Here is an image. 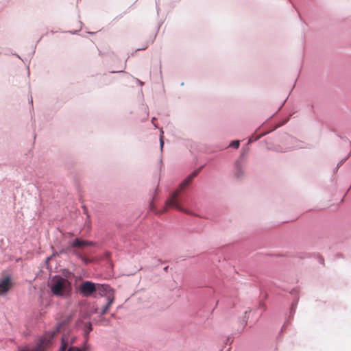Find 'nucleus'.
I'll list each match as a JSON object with an SVG mask.
<instances>
[{
  "instance_id": "nucleus-13",
  "label": "nucleus",
  "mask_w": 351,
  "mask_h": 351,
  "mask_svg": "<svg viewBox=\"0 0 351 351\" xmlns=\"http://www.w3.org/2000/svg\"><path fill=\"white\" fill-rule=\"evenodd\" d=\"M160 147H161V149H162V147H163V145H164V141H163V140H162V137L160 138Z\"/></svg>"
},
{
  "instance_id": "nucleus-6",
  "label": "nucleus",
  "mask_w": 351,
  "mask_h": 351,
  "mask_svg": "<svg viewBox=\"0 0 351 351\" xmlns=\"http://www.w3.org/2000/svg\"><path fill=\"white\" fill-rule=\"evenodd\" d=\"M95 243L92 241H84L80 239H75L71 243V245L68 247L78 248V249H84L87 246H93Z\"/></svg>"
},
{
  "instance_id": "nucleus-14",
  "label": "nucleus",
  "mask_w": 351,
  "mask_h": 351,
  "mask_svg": "<svg viewBox=\"0 0 351 351\" xmlns=\"http://www.w3.org/2000/svg\"><path fill=\"white\" fill-rule=\"evenodd\" d=\"M150 208H151L152 210V209H154V204H153V203H151V204H150Z\"/></svg>"
},
{
  "instance_id": "nucleus-4",
  "label": "nucleus",
  "mask_w": 351,
  "mask_h": 351,
  "mask_svg": "<svg viewBox=\"0 0 351 351\" xmlns=\"http://www.w3.org/2000/svg\"><path fill=\"white\" fill-rule=\"evenodd\" d=\"M80 291L84 296L88 297L96 291L95 285L90 281H85L81 284Z\"/></svg>"
},
{
  "instance_id": "nucleus-3",
  "label": "nucleus",
  "mask_w": 351,
  "mask_h": 351,
  "mask_svg": "<svg viewBox=\"0 0 351 351\" xmlns=\"http://www.w3.org/2000/svg\"><path fill=\"white\" fill-rule=\"evenodd\" d=\"M53 335H45L40 338L38 341L36 346L30 349L28 348H23L20 351H45V349L49 347L51 343V340L53 339Z\"/></svg>"
},
{
  "instance_id": "nucleus-5",
  "label": "nucleus",
  "mask_w": 351,
  "mask_h": 351,
  "mask_svg": "<svg viewBox=\"0 0 351 351\" xmlns=\"http://www.w3.org/2000/svg\"><path fill=\"white\" fill-rule=\"evenodd\" d=\"M13 286L11 278L6 276L0 280V295L8 293Z\"/></svg>"
},
{
  "instance_id": "nucleus-12",
  "label": "nucleus",
  "mask_w": 351,
  "mask_h": 351,
  "mask_svg": "<svg viewBox=\"0 0 351 351\" xmlns=\"http://www.w3.org/2000/svg\"><path fill=\"white\" fill-rule=\"evenodd\" d=\"M67 351H86V350L84 349V350H82L76 347H71Z\"/></svg>"
},
{
  "instance_id": "nucleus-11",
  "label": "nucleus",
  "mask_w": 351,
  "mask_h": 351,
  "mask_svg": "<svg viewBox=\"0 0 351 351\" xmlns=\"http://www.w3.org/2000/svg\"><path fill=\"white\" fill-rule=\"evenodd\" d=\"M239 144H240V143H239V141H232V143H231L230 146L237 149L239 147Z\"/></svg>"
},
{
  "instance_id": "nucleus-7",
  "label": "nucleus",
  "mask_w": 351,
  "mask_h": 351,
  "mask_svg": "<svg viewBox=\"0 0 351 351\" xmlns=\"http://www.w3.org/2000/svg\"><path fill=\"white\" fill-rule=\"evenodd\" d=\"M71 320V315L70 314H66L63 315L60 320L57 322V328L56 329H61L62 328L66 326Z\"/></svg>"
},
{
  "instance_id": "nucleus-10",
  "label": "nucleus",
  "mask_w": 351,
  "mask_h": 351,
  "mask_svg": "<svg viewBox=\"0 0 351 351\" xmlns=\"http://www.w3.org/2000/svg\"><path fill=\"white\" fill-rule=\"evenodd\" d=\"M79 258H80L82 259V261L83 262H84L85 263H88L89 262V260L84 256H82L81 254H80L79 253L77 252H74Z\"/></svg>"
},
{
  "instance_id": "nucleus-8",
  "label": "nucleus",
  "mask_w": 351,
  "mask_h": 351,
  "mask_svg": "<svg viewBox=\"0 0 351 351\" xmlns=\"http://www.w3.org/2000/svg\"><path fill=\"white\" fill-rule=\"evenodd\" d=\"M68 346V339L65 336L62 338V345L60 348V351H65Z\"/></svg>"
},
{
  "instance_id": "nucleus-15",
  "label": "nucleus",
  "mask_w": 351,
  "mask_h": 351,
  "mask_svg": "<svg viewBox=\"0 0 351 351\" xmlns=\"http://www.w3.org/2000/svg\"><path fill=\"white\" fill-rule=\"evenodd\" d=\"M147 47V45H145L144 47L141 48V49H145Z\"/></svg>"
},
{
  "instance_id": "nucleus-9",
  "label": "nucleus",
  "mask_w": 351,
  "mask_h": 351,
  "mask_svg": "<svg viewBox=\"0 0 351 351\" xmlns=\"http://www.w3.org/2000/svg\"><path fill=\"white\" fill-rule=\"evenodd\" d=\"M107 300H108V303H107L106 306H105V308L103 309L104 313H105L108 311V309L109 308V307L113 302V298L110 296L108 297Z\"/></svg>"
},
{
  "instance_id": "nucleus-1",
  "label": "nucleus",
  "mask_w": 351,
  "mask_h": 351,
  "mask_svg": "<svg viewBox=\"0 0 351 351\" xmlns=\"http://www.w3.org/2000/svg\"><path fill=\"white\" fill-rule=\"evenodd\" d=\"M202 168H199L195 171H194L191 174H190L179 186V188L176 189L170 196V197L167 199L165 202V206L164 210L161 213L166 212L168 208H173L179 211L185 212V210L180 206L178 196L182 190L184 189L186 186H188L193 179L195 178L198 173L200 172Z\"/></svg>"
},
{
  "instance_id": "nucleus-2",
  "label": "nucleus",
  "mask_w": 351,
  "mask_h": 351,
  "mask_svg": "<svg viewBox=\"0 0 351 351\" xmlns=\"http://www.w3.org/2000/svg\"><path fill=\"white\" fill-rule=\"evenodd\" d=\"M51 291L55 295L66 296L71 291V283L67 279L56 276L51 282Z\"/></svg>"
}]
</instances>
